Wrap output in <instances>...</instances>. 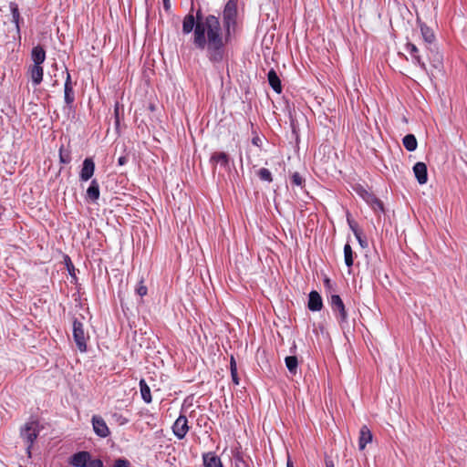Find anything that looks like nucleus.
<instances>
[{"mask_svg": "<svg viewBox=\"0 0 467 467\" xmlns=\"http://www.w3.org/2000/svg\"><path fill=\"white\" fill-rule=\"evenodd\" d=\"M31 59L33 61V65H41L46 60V51L41 46L34 47L31 51Z\"/></svg>", "mask_w": 467, "mask_h": 467, "instance_id": "nucleus-15", "label": "nucleus"}, {"mask_svg": "<svg viewBox=\"0 0 467 467\" xmlns=\"http://www.w3.org/2000/svg\"><path fill=\"white\" fill-rule=\"evenodd\" d=\"M348 223H349L350 228L352 229V231H353V233H354V234H355V236H356V238H357L358 242V243H359V244H360V246H361V247H363V248H364V247H367L368 243H367V241L362 237V234H361V232H360V231H359V230H358V228H357V227H356V226H355L351 222H349V221H348Z\"/></svg>", "mask_w": 467, "mask_h": 467, "instance_id": "nucleus-29", "label": "nucleus"}, {"mask_svg": "<svg viewBox=\"0 0 467 467\" xmlns=\"http://www.w3.org/2000/svg\"><path fill=\"white\" fill-rule=\"evenodd\" d=\"M330 306L339 324L347 323L348 313L345 305L338 295H333L330 297Z\"/></svg>", "mask_w": 467, "mask_h": 467, "instance_id": "nucleus-5", "label": "nucleus"}, {"mask_svg": "<svg viewBox=\"0 0 467 467\" xmlns=\"http://www.w3.org/2000/svg\"><path fill=\"white\" fill-rule=\"evenodd\" d=\"M230 368H231V370H233L234 368L237 369L236 362H235L234 357L231 358Z\"/></svg>", "mask_w": 467, "mask_h": 467, "instance_id": "nucleus-41", "label": "nucleus"}, {"mask_svg": "<svg viewBox=\"0 0 467 467\" xmlns=\"http://www.w3.org/2000/svg\"><path fill=\"white\" fill-rule=\"evenodd\" d=\"M286 467H294L293 462L291 461H287Z\"/></svg>", "mask_w": 467, "mask_h": 467, "instance_id": "nucleus-43", "label": "nucleus"}, {"mask_svg": "<svg viewBox=\"0 0 467 467\" xmlns=\"http://www.w3.org/2000/svg\"><path fill=\"white\" fill-rule=\"evenodd\" d=\"M87 467H103V462L99 459H89Z\"/></svg>", "mask_w": 467, "mask_h": 467, "instance_id": "nucleus-34", "label": "nucleus"}, {"mask_svg": "<svg viewBox=\"0 0 467 467\" xmlns=\"http://www.w3.org/2000/svg\"><path fill=\"white\" fill-rule=\"evenodd\" d=\"M406 49L412 57L414 63L419 65L421 68H425V64L422 62L420 57L419 56L418 47L412 43H408Z\"/></svg>", "mask_w": 467, "mask_h": 467, "instance_id": "nucleus-21", "label": "nucleus"}, {"mask_svg": "<svg viewBox=\"0 0 467 467\" xmlns=\"http://www.w3.org/2000/svg\"><path fill=\"white\" fill-rule=\"evenodd\" d=\"M326 467H335L333 461L330 459H326Z\"/></svg>", "mask_w": 467, "mask_h": 467, "instance_id": "nucleus-42", "label": "nucleus"}, {"mask_svg": "<svg viewBox=\"0 0 467 467\" xmlns=\"http://www.w3.org/2000/svg\"><path fill=\"white\" fill-rule=\"evenodd\" d=\"M140 394H141L142 400L146 403H150L151 402L150 389L144 379L140 380Z\"/></svg>", "mask_w": 467, "mask_h": 467, "instance_id": "nucleus-25", "label": "nucleus"}, {"mask_svg": "<svg viewBox=\"0 0 467 467\" xmlns=\"http://www.w3.org/2000/svg\"><path fill=\"white\" fill-rule=\"evenodd\" d=\"M372 441V433L366 426H362L359 431L358 448L360 451L366 448V445Z\"/></svg>", "mask_w": 467, "mask_h": 467, "instance_id": "nucleus-13", "label": "nucleus"}, {"mask_svg": "<svg viewBox=\"0 0 467 467\" xmlns=\"http://www.w3.org/2000/svg\"><path fill=\"white\" fill-rule=\"evenodd\" d=\"M59 160L62 163H69L71 161L70 152L68 150H65L64 147L61 146L59 149Z\"/></svg>", "mask_w": 467, "mask_h": 467, "instance_id": "nucleus-31", "label": "nucleus"}, {"mask_svg": "<svg viewBox=\"0 0 467 467\" xmlns=\"http://www.w3.org/2000/svg\"><path fill=\"white\" fill-rule=\"evenodd\" d=\"M73 338L80 352L87 351V342L89 339L88 332L85 329L84 324L74 318L73 320Z\"/></svg>", "mask_w": 467, "mask_h": 467, "instance_id": "nucleus-2", "label": "nucleus"}, {"mask_svg": "<svg viewBox=\"0 0 467 467\" xmlns=\"http://www.w3.org/2000/svg\"><path fill=\"white\" fill-rule=\"evenodd\" d=\"M237 9L236 4L233 0H230L225 5L223 17V29L226 35H231V29L234 28L236 25Z\"/></svg>", "mask_w": 467, "mask_h": 467, "instance_id": "nucleus-3", "label": "nucleus"}, {"mask_svg": "<svg viewBox=\"0 0 467 467\" xmlns=\"http://www.w3.org/2000/svg\"><path fill=\"white\" fill-rule=\"evenodd\" d=\"M230 35L222 27L220 20L213 15L202 16L197 12V24L193 33V44L202 50H206L212 62H221L223 58L224 47Z\"/></svg>", "mask_w": 467, "mask_h": 467, "instance_id": "nucleus-1", "label": "nucleus"}, {"mask_svg": "<svg viewBox=\"0 0 467 467\" xmlns=\"http://www.w3.org/2000/svg\"><path fill=\"white\" fill-rule=\"evenodd\" d=\"M66 73H67V78H66L64 86H73L72 81H71V77H70V74L67 71V69H66Z\"/></svg>", "mask_w": 467, "mask_h": 467, "instance_id": "nucleus-37", "label": "nucleus"}, {"mask_svg": "<svg viewBox=\"0 0 467 467\" xmlns=\"http://www.w3.org/2000/svg\"><path fill=\"white\" fill-rule=\"evenodd\" d=\"M127 161H128V159H127V157H125V156H121V157H119V158L118 159V163H119V165H120V166H122V165L126 164V163H127Z\"/></svg>", "mask_w": 467, "mask_h": 467, "instance_id": "nucleus-39", "label": "nucleus"}, {"mask_svg": "<svg viewBox=\"0 0 467 467\" xmlns=\"http://www.w3.org/2000/svg\"><path fill=\"white\" fill-rule=\"evenodd\" d=\"M285 366L290 373L296 374L298 367V360L296 356H288L285 359Z\"/></svg>", "mask_w": 467, "mask_h": 467, "instance_id": "nucleus-26", "label": "nucleus"}, {"mask_svg": "<svg viewBox=\"0 0 467 467\" xmlns=\"http://www.w3.org/2000/svg\"><path fill=\"white\" fill-rule=\"evenodd\" d=\"M232 380L235 385H239L240 379L237 375V369L231 370Z\"/></svg>", "mask_w": 467, "mask_h": 467, "instance_id": "nucleus-36", "label": "nucleus"}, {"mask_svg": "<svg viewBox=\"0 0 467 467\" xmlns=\"http://www.w3.org/2000/svg\"><path fill=\"white\" fill-rule=\"evenodd\" d=\"M204 467H223L221 459L213 452H207L202 455Z\"/></svg>", "mask_w": 467, "mask_h": 467, "instance_id": "nucleus-17", "label": "nucleus"}, {"mask_svg": "<svg viewBox=\"0 0 467 467\" xmlns=\"http://www.w3.org/2000/svg\"><path fill=\"white\" fill-rule=\"evenodd\" d=\"M188 431V420L185 415H180L172 425V432L179 440H182Z\"/></svg>", "mask_w": 467, "mask_h": 467, "instance_id": "nucleus-6", "label": "nucleus"}, {"mask_svg": "<svg viewBox=\"0 0 467 467\" xmlns=\"http://www.w3.org/2000/svg\"><path fill=\"white\" fill-rule=\"evenodd\" d=\"M258 176L262 181H265L268 182L273 181L271 171L266 168H261L258 171Z\"/></svg>", "mask_w": 467, "mask_h": 467, "instance_id": "nucleus-30", "label": "nucleus"}, {"mask_svg": "<svg viewBox=\"0 0 467 467\" xmlns=\"http://www.w3.org/2000/svg\"><path fill=\"white\" fill-rule=\"evenodd\" d=\"M136 291L139 296H143L147 294V287L142 284V282H140Z\"/></svg>", "mask_w": 467, "mask_h": 467, "instance_id": "nucleus-35", "label": "nucleus"}, {"mask_svg": "<svg viewBox=\"0 0 467 467\" xmlns=\"http://www.w3.org/2000/svg\"><path fill=\"white\" fill-rule=\"evenodd\" d=\"M252 143L257 147L261 146L262 140L258 136H255L252 139Z\"/></svg>", "mask_w": 467, "mask_h": 467, "instance_id": "nucleus-38", "label": "nucleus"}, {"mask_svg": "<svg viewBox=\"0 0 467 467\" xmlns=\"http://www.w3.org/2000/svg\"><path fill=\"white\" fill-rule=\"evenodd\" d=\"M163 7L166 11H170L171 9V1L170 0H163Z\"/></svg>", "mask_w": 467, "mask_h": 467, "instance_id": "nucleus-40", "label": "nucleus"}, {"mask_svg": "<svg viewBox=\"0 0 467 467\" xmlns=\"http://www.w3.org/2000/svg\"><path fill=\"white\" fill-rule=\"evenodd\" d=\"M64 100L68 108L72 107L75 101L73 86H64Z\"/></svg>", "mask_w": 467, "mask_h": 467, "instance_id": "nucleus-24", "label": "nucleus"}, {"mask_svg": "<svg viewBox=\"0 0 467 467\" xmlns=\"http://www.w3.org/2000/svg\"><path fill=\"white\" fill-rule=\"evenodd\" d=\"M131 464L129 460L125 458H119L115 461L113 467H130Z\"/></svg>", "mask_w": 467, "mask_h": 467, "instance_id": "nucleus-32", "label": "nucleus"}, {"mask_svg": "<svg viewBox=\"0 0 467 467\" xmlns=\"http://www.w3.org/2000/svg\"><path fill=\"white\" fill-rule=\"evenodd\" d=\"M28 73L34 86L39 85L43 80L44 69L41 65H32L29 67Z\"/></svg>", "mask_w": 467, "mask_h": 467, "instance_id": "nucleus-11", "label": "nucleus"}, {"mask_svg": "<svg viewBox=\"0 0 467 467\" xmlns=\"http://www.w3.org/2000/svg\"><path fill=\"white\" fill-rule=\"evenodd\" d=\"M292 183L296 186H301L303 183V179L298 172H295L291 177Z\"/></svg>", "mask_w": 467, "mask_h": 467, "instance_id": "nucleus-33", "label": "nucleus"}, {"mask_svg": "<svg viewBox=\"0 0 467 467\" xmlns=\"http://www.w3.org/2000/svg\"><path fill=\"white\" fill-rule=\"evenodd\" d=\"M91 423L94 432L100 438H106L109 435V429L101 416L93 415Z\"/></svg>", "mask_w": 467, "mask_h": 467, "instance_id": "nucleus-7", "label": "nucleus"}, {"mask_svg": "<svg viewBox=\"0 0 467 467\" xmlns=\"http://www.w3.org/2000/svg\"><path fill=\"white\" fill-rule=\"evenodd\" d=\"M403 145L408 151H414L417 149L418 143L416 137L413 134H407L402 140Z\"/></svg>", "mask_w": 467, "mask_h": 467, "instance_id": "nucleus-23", "label": "nucleus"}, {"mask_svg": "<svg viewBox=\"0 0 467 467\" xmlns=\"http://www.w3.org/2000/svg\"><path fill=\"white\" fill-rule=\"evenodd\" d=\"M38 435L37 423L35 421L27 422L21 429V437L27 444V452L30 454L32 445Z\"/></svg>", "mask_w": 467, "mask_h": 467, "instance_id": "nucleus-4", "label": "nucleus"}, {"mask_svg": "<svg viewBox=\"0 0 467 467\" xmlns=\"http://www.w3.org/2000/svg\"><path fill=\"white\" fill-rule=\"evenodd\" d=\"M344 259L347 266L353 265V251L349 244H346L344 246Z\"/></svg>", "mask_w": 467, "mask_h": 467, "instance_id": "nucleus-28", "label": "nucleus"}, {"mask_svg": "<svg viewBox=\"0 0 467 467\" xmlns=\"http://www.w3.org/2000/svg\"><path fill=\"white\" fill-rule=\"evenodd\" d=\"M365 200L375 212H384L382 202L374 195L366 192Z\"/></svg>", "mask_w": 467, "mask_h": 467, "instance_id": "nucleus-22", "label": "nucleus"}, {"mask_svg": "<svg viewBox=\"0 0 467 467\" xmlns=\"http://www.w3.org/2000/svg\"><path fill=\"white\" fill-rule=\"evenodd\" d=\"M197 24L192 14H188L184 16L182 21V33L185 35L190 34L192 31L194 32Z\"/></svg>", "mask_w": 467, "mask_h": 467, "instance_id": "nucleus-18", "label": "nucleus"}, {"mask_svg": "<svg viewBox=\"0 0 467 467\" xmlns=\"http://www.w3.org/2000/svg\"><path fill=\"white\" fill-rule=\"evenodd\" d=\"M414 175L420 184H425L428 181L427 166L424 162L419 161L413 166Z\"/></svg>", "mask_w": 467, "mask_h": 467, "instance_id": "nucleus-9", "label": "nucleus"}, {"mask_svg": "<svg viewBox=\"0 0 467 467\" xmlns=\"http://www.w3.org/2000/svg\"><path fill=\"white\" fill-rule=\"evenodd\" d=\"M267 78L271 88L276 92L281 93L282 86L281 81L274 69H271L267 74Z\"/></svg>", "mask_w": 467, "mask_h": 467, "instance_id": "nucleus-20", "label": "nucleus"}, {"mask_svg": "<svg viewBox=\"0 0 467 467\" xmlns=\"http://www.w3.org/2000/svg\"><path fill=\"white\" fill-rule=\"evenodd\" d=\"M213 165L220 164L223 168L229 167V156L223 151L213 152L210 158Z\"/></svg>", "mask_w": 467, "mask_h": 467, "instance_id": "nucleus-14", "label": "nucleus"}, {"mask_svg": "<svg viewBox=\"0 0 467 467\" xmlns=\"http://www.w3.org/2000/svg\"><path fill=\"white\" fill-rule=\"evenodd\" d=\"M95 163L91 158H86L82 163V168L79 172V180L81 182H88L94 175Z\"/></svg>", "mask_w": 467, "mask_h": 467, "instance_id": "nucleus-8", "label": "nucleus"}, {"mask_svg": "<svg viewBox=\"0 0 467 467\" xmlns=\"http://www.w3.org/2000/svg\"><path fill=\"white\" fill-rule=\"evenodd\" d=\"M99 184L97 180H92L89 187L87 189V199L96 202L99 198Z\"/></svg>", "mask_w": 467, "mask_h": 467, "instance_id": "nucleus-16", "label": "nucleus"}, {"mask_svg": "<svg viewBox=\"0 0 467 467\" xmlns=\"http://www.w3.org/2000/svg\"><path fill=\"white\" fill-rule=\"evenodd\" d=\"M10 10L12 14V22L16 25V28L17 31H19V20H20V14L18 10V6L15 3H10Z\"/></svg>", "mask_w": 467, "mask_h": 467, "instance_id": "nucleus-27", "label": "nucleus"}, {"mask_svg": "<svg viewBox=\"0 0 467 467\" xmlns=\"http://www.w3.org/2000/svg\"><path fill=\"white\" fill-rule=\"evenodd\" d=\"M309 310L320 311L323 307V302L320 295L317 291H311L309 293L308 305Z\"/></svg>", "mask_w": 467, "mask_h": 467, "instance_id": "nucleus-12", "label": "nucleus"}, {"mask_svg": "<svg viewBox=\"0 0 467 467\" xmlns=\"http://www.w3.org/2000/svg\"><path fill=\"white\" fill-rule=\"evenodd\" d=\"M418 23H419V26L420 28V33H421L423 41L427 45H431L435 40V36H434L432 30L430 27H428L425 24L421 23L419 20H418Z\"/></svg>", "mask_w": 467, "mask_h": 467, "instance_id": "nucleus-19", "label": "nucleus"}, {"mask_svg": "<svg viewBox=\"0 0 467 467\" xmlns=\"http://www.w3.org/2000/svg\"><path fill=\"white\" fill-rule=\"evenodd\" d=\"M89 459V452L79 451L70 458L69 463L75 467H87Z\"/></svg>", "mask_w": 467, "mask_h": 467, "instance_id": "nucleus-10", "label": "nucleus"}]
</instances>
